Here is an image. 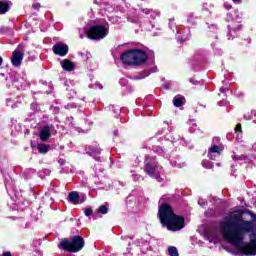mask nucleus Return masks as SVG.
I'll return each mask as SVG.
<instances>
[{
	"label": "nucleus",
	"mask_w": 256,
	"mask_h": 256,
	"mask_svg": "<svg viewBox=\"0 0 256 256\" xmlns=\"http://www.w3.org/2000/svg\"><path fill=\"white\" fill-rule=\"evenodd\" d=\"M158 216L162 227L168 231H181L185 227V218L178 216L168 204L160 206Z\"/></svg>",
	"instance_id": "f257e3e1"
},
{
	"label": "nucleus",
	"mask_w": 256,
	"mask_h": 256,
	"mask_svg": "<svg viewBox=\"0 0 256 256\" xmlns=\"http://www.w3.org/2000/svg\"><path fill=\"white\" fill-rule=\"evenodd\" d=\"M149 57L150 59H155V52L150 50L147 55L143 50L132 49L124 52L120 56V61H122L124 65H144Z\"/></svg>",
	"instance_id": "f03ea898"
},
{
	"label": "nucleus",
	"mask_w": 256,
	"mask_h": 256,
	"mask_svg": "<svg viewBox=\"0 0 256 256\" xmlns=\"http://www.w3.org/2000/svg\"><path fill=\"white\" fill-rule=\"evenodd\" d=\"M58 247L69 253H77L85 247V240L81 236H73L70 239L61 240Z\"/></svg>",
	"instance_id": "7ed1b4c3"
},
{
	"label": "nucleus",
	"mask_w": 256,
	"mask_h": 256,
	"mask_svg": "<svg viewBox=\"0 0 256 256\" xmlns=\"http://www.w3.org/2000/svg\"><path fill=\"white\" fill-rule=\"evenodd\" d=\"M145 171L149 175V177H152V179H156L159 183L163 181V178H161L160 173L163 170L157 163V159L155 157L146 156L145 159Z\"/></svg>",
	"instance_id": "20e7f679"
},
{
	"label": "nucleus",
	"mask_w": 256,
	"mask_h": 256,
	"mask_svg": "<svg viewBox=\"0 0 256 256\" xmlns=\"http://www.w3.org/2000/svg\"><path fill=\"white\" fill-rule=\"evenodd\" d=\"M109 35V23L91 26L86 34L88 39L99 41Z\"/></svg>",
	"instance_id": "39448f33"
},
{
	"label": "nucleus",
	"mask_w": 256,
	"mask_h": 256,
	"mask_svg": "<svg viewBox=\"0 0 256 256\" xmlns=\"http://www.w3.org/2000/svg\"><path fill=\"white\" fill-rule=\"evenodd\" d=\"M7 87H15V89L21 90L27 87V81L19 76L18 73H12L9 78H6Z\"/></svg>",
	"instance_id": "423d86ee"
},
{
	"label": "nucleus",
	"mask_w": 256,
	"mask_h": 256,
	"mask_svg": "<svg viewBox=\"0 0 256 256\" xmlns=\"http://www.w3.org/2000/svg\"><path fill=\"white\" fill-rule=\"evenodd\" d=\"M57 133V130H55V126L53 124L44 126L39 134L40 140L43 142L49 141L51 138V135H55Z\"/></svg>",
	"instance_id": "0eeeda50"
},
{
	"label": "nucleus",
	"mask_w": 256,
	"mask_h": 256,
	"mask_svg": "<svg viewBox=\"0 0 256 256\" xmlns=\"http://www.w3.org/2000/svg\"><path fill=\"white\" fill-rule=\"evenodd\" d=\"M68 201L69 203H73V205H79L87 201V196L85 194L79 195V192L72 191L68 194Z\"/></svg>",
	"instance_id": "6e6552de"
},
{
	"label": "nucleus",
	"mask_w": 256,
	"mask_h": 256,
	"mask_svg": "<svg viewBox=\"0 0 256 256\" xmlns=\"http://www.w3.org/2000/svg\"><path fill=\"white\" fill-rule=\"evenodd\" d=\"M53 53L55 55H59L60 57H65V55H67V53H69V46H67V44L64 43H56L53 46Z\"/></svg>",
	"instance_id": "1a4fd4ad"
},
{
	"label": "nucleus",
	"mask_w": 256,
	"mask_h": 256,
	"mask_svg": "<svg viewBox=\"0 0 256 256\" xmlns=\"http://www.w3.org/2000/svg\"><path fill=\"white\" fill-rule=\"evenodd\" d=\"M24 54L19 49H16L12 53L11 63L13 67H21V63H23Z\"/></svg>",
	"instance_id": "9d476101"
},
{
	"label": "nucleus",
	"mask_w": 256,
	"mask_h": 256,
	"mask_svg": "<svg viewBox=\"0 0 256 256\" xmlns=\"http://www.w3.org/2000/svg\"><path fill=\"white\" fill-rule=\"evenodd\" d=\"M221 155V147L217 145H213L212 147L209 148L208 150V157L212 160L215 161L216 157H219Z\"/></svg>",
	"instance_id": "9b49d317"
},
{
	"label": "nucleus",
	"mask_w": 256,
	"mask_h": 256,
	"mask_svg": "<svg viewBox=\"0 0 256 256\" xmlns=\"http://www.w3.org/2000/svg\"><path fill=\"white\" fill-rule=\"evenodd\" d=\"M142 13L145 15H150L151 19H157V17H161V12L159 10H153L149 8H141Z\"/></svg>",
	"instance_id": "f8f14e48"
},
{
	"label": "nucleus",
	"mask_w": 256,
	"mask_h": 256,
	"mask_svg": "<svg viewBox=\"0 0 256 256\" xmlns=\"http://www.w3.org/2000/svg\"><path fill=\"white\" fill-rule=\"evenodd\" d=\"M85 151L88 155H91L92 157H97V155H101V148H99V146H88L86 147Z\"/></svg>",
	"instance_id": "ddd939ff"
},
{
	"label": "nucleus",
	"mask_w": 256,
	"mask_h": 256,
	"mask_svg": "<svg viewBox=\"0 0 256 256\" xmlns=\"http://www.w3.org/2000/svg\"><path fill=\"white\" fill-rule=\"evenodd\" d=\"M151 73H157V66H154L149 70H144L143 72H141L139 76L134 77V79L136 80L145 79V77H149Z\"/></svg>",
	"instance_id": "4468645a"
},
{
	"label": "nucleus",
	"mask_w": 256,
	"mask_h": 256,
	"mask_svg": "<svg viewBox=\"0 0 256 256\" xmlns=\"http://www.w3.org/2000/svg\"><path fill=\"white\" fill-rule=\"evenodd\" d=\"M61 67L64 71H73L75 69V64L69 59H65L61 62Z\"/></svg>",
	"instance_id": "2eb2a0df"
},
{
	"label": "nucleus",
	"mask_w": 256,
	"mask_h": 256,
	"mask_svg": "<svg viewBox=\"0 0 256 256\" xmlns=\"http://www.w3.org/2000/svg\"><path fill=\"white\" fill-rule=\"evenodd\" d=\"M229 33L227 35L228 39H231V35H235L237 31L241 30V24H229L228 25Z\"/></svg>",
	"instance_id": "dca6fc26"
},
{
	"label": "nucleus",
	"mask_w": 256,
	"mask_h": 256,
	"mask_svg": "<svg viewBox=\"0 0 256 256\" xmlns=\"http://www.w3.org/2000/svg\"><path fill=\"white\" fill-rule=\"evenodd\" d=\"M198 21H199V17H197L194 13H189L187 15V23H188V25H190L192 27H196Z\"/></svg>",
	"instance_id": "f3484780"
},
{
	"label": "nucleus",
	"mask_w": 256,
	"mask_h": 256,
	"mask_svg": "<svg viewBox=\"0 0 256 256\" xmlns=\"http://www.w3.org/2000/svg\"><path fill=\"white\" fill-rule=\"evenodd\" d=\"M11 9V6L9 5V1L7 0H1L0 1V15H5Z\"/></svg>",
	"instance_id": "a211bd4d"
},
{
	"label": "nucleus",
	"mask_w": 256,
	"mask_h": 256,
	"mask_svg": "<svg viewBox=\"0 0 256 256\" xmlns=\"http://www.w3.org/2000/svg\"><path fill=\"white\" fill-rule=\"evenodd\" d=\"M183 99H185L181 95H177L173 98V105L174 107H182L183 106Z\"/></svg>",
	"instance_id": "6ab92c4d"
},
{
	"label": "nucleus",
	"mask_w": 256,
	"mask_h": 256,
	"mask_svg": "<svg viewBox=\"0 0 256 256\" xmlns=\"http://www.w3.org/2000/svg\"><path fill=\"white\" fill-rule=\"evenodd\" d=\"M39 153H48L49 152V149H51V146L47 145V144H38V147H37Z\"/></svg>",
	"instance_id": "aec40b11"
},
{
	"label": "nucleus",
	"mask_w": 256,
	"mask_h": 256,
	"mask_svg": "<svg viewBox=\"0 0 256 256\" xmlns=\"http://www.w3.org/2000/svg\"><path fill=\"white\" fill-rule=\"evenodd\" d=\"M0 35H13V29L7 26H2L0 28Z\"/></svg>",
	"instance_id": "412c9836"
},
{
	"label": "nucleus",
	"mask_w": 256,
	"mask_h": 256,
	"mask_svg": "<svg viewBox=\"0 0 256 256\" xmlns=\"http://www.w3.org/2000/svg\"><path fill=\"white\" fill-rule=\"evenodd\" d=\"M169 28L172 29L173 32L176 31V33H178V34L181 33V32L179 31V28H178L177 25L175 24V19H170V20H169Z\"/></svg>",
	"instance_id": "4be33fe9"
},
{
	"label": "nucleus",
	"mask_w": 256,
	"mask_h": 256,
	"mask_svg": "<svg viewBox=\"0 0 256 256\" xmlns=\"http://www.w3.org/2000/svg\"><path fill=\"white\" fill-rule=\"evenodd\" d=\"M190 37H191V34L188 32L186 34H182L181 36H178V41L180 43H185V41H189Z\"/></svg>",
	"instance_id": "5701e85b"
},
{
	"label": "nucleus",
	"mask_w": 256,
	"mask_h": 256,
	"mask_svg": "<svg viewBox=\"0 0 256 256\" xmlns=\"http://www.w3.org/2000/svg\"><path fill=\"white\" fill-rule=\"evenodd\" d=\"M168 253L170 256H179V251L177 250V247H175V246L168 247Z\"/></svg>",
	"instance_id": "b1692460"
},
{
	"label": "nucleus",
	"mask_w": 256,
	"mask_h": 256,
	"mask_svg": "<svg viewBox=\"0 0 256 256\" xmlns=\"http://www.w3.org/2000/svg\"><path fill=\"white\" fill-rule=\"evenodd\" d=\"M98 213H101L102 215H107L109 213V207L106 205H101L98 209Z\"/></svg>",
	"instance_id": "393cba45"
},
{
	"label": "nucleus",
	"mask_w": 256,
	"mask_h": 256,
	"mask_svg": "<svg viewBox=\"0 0 256 256\" xmlns=\"http://www.w3.org/2000/svg\"><path fill=\"white\" fill-rule=\"evenodd\" d=\"M202 166L205 168V169H213V163L209 160H203L202 161Z\"/></svg>",
	"instance_id": "a878e982"
},
{
	"label": "nucleus",
	"mask_w": 256,
	"mask_h": 256,
	"mask_svg": "<svg viewBox=\"0 0 256 256\" xmlns=\"http://www.w3.org/2000/svg\"><path fill=\"white\" fill-rule=\"evenodd\" d=\"M155 153H158V155H163L165 153V150L161 146H156L154 148Z\"/></svg>",
	"instance_id": "bb28decb"
},
{
	"label": "nucleus",
	"mask_w": 256,
	"mask_h": 256,
	"mask_svg": "<svg viewBox=\"0 0 256 256\" xmlns=\"http://www.w3.org/2000/svg\"><path fill=\"white\" fill-rule=\"evenodd\" d=\"M30 109H31L32 111H38V110H39V105H38L37 103H32V104L30 105Z\"/></svg>",
	"instance_id": "cd10ccee"
},
{
	"label": "nucleus",
	"mask_w": 256,
	"mask_h": 256,
	"mask_svg": "<svg viewBox=\"0 0 256 256\" xmlns=\"http://www.w3.org/2000/svg\"><path fill=\"white\" fill-rule=\"evenodd\" d=\"M244 119L251 121V119H253V114H251V112L244 114Z\"/></svg>",
	"instance_id": "c85d7f7f"
},
{
	"label": "nucleus",
	"mask_w": 256,
	"mask_h": 256,
	"mask_svg": "<svg viewBox=\"0 0 256 256\" xmlns=\"http://www.w3.org/2000/svg\"><path fill=\"white\" fill-rule=\"evenodd\" d=\"M198 205H200V207H207V202L204 199H199L198 200Z\"/></svg>",
	"instance_id": "c756f323"
},
{
	"label": "nucleus",
	"mask_w": 256,
	"mask_h": 256,
	"mask_svg": "<svg viewBox=\"0 0 256 256\" xmlns=\"http://www.w3.org/2000/svg\"><path fill=\"white\" fill-rule=\"evenodd\" d=\"M84 213L86 217H91V215H93V210H91L90 208H87Z\"/></svg>",
	"instance_id": "7c9ffc66"
},
{
	"label": "nucleus",
	"mask_w": 256,
	"mask_h": 256,
	"mask_svg": "<svg viewBox=\"0 0 256 256\" xmlns=\"http://www.w3.org/2000/svg\"><path fill=\"white\" fill-rule=\"evenodd\" d=\"M127 83V79L126 78H121L119 80V84L122 85V87H124V85Z\"/></svg>",
	"instance_id": "2f4dec72"
},
{
	"label": "nucleus",
	"mask_w": 256,
	"mask_h": 256,
	"mask_svg": "<svg viewBox=\"0 0 256 256\" xmlns=\"http://www.w3.org/2000/svg\"><path fill=\"white\" fill-rule=\"evenodd\" d=\"M208 241L209 243H217V238L209 236Z\"/></svg>",
	"instance_id": "473e14b6"
},
{
	"label": "nucleus",
	"mask_w": 256,
	"mask_h": 256,
	"mask_svg": "<svg viewBox=\"0 0 256 256\" xmlns=\"http://www.w3.org/2000/svg\"><path fill=\"white\" fill-rule=\"evenodd\" d=\"M189 81H190V83H191L192 85H199V81H197V80H195V79H193V78H190Z\"/></svg>",
	"instance_id": "72a5a7b5"
},
{
	"label": "nucleus",
	"mask_w": 256,
	"mask_h": 256,
	"mask_svg": "<svg viewBox=\"0 0 256 256\" xmlns=\"http://www.w3.org/2000/svg\"><path fill=\"white\" fill-rule=\"evenodd\" d=\"M235 133H241V124H237L235 127Z\"/></svg>",
	"instance_id": "f704fd0d"
},
{
	"label": "nucleus",
	"mask_w": 256,
	"mask_h": 256,
	"mask_svg": "<svg viewBox=\"0 0 256 256\" xmlns=\"http://www.w3.org/2000/svg\"><path fill=\"white\" fill-rule=\"evenodd\" d=\"M132 177L134 181H139V179H141V176L139 174H133Z\"/></svg>",
	"instance_id": "c9c22d12"
},
{
	"label": "nucleus",
	"mask_w": 256,
	"mask_h": 256,
	"mask_svg": "<svg viewBox=\"0 0 256 256\" xmlns=\"http://www.w3.org/2000/svg\"><path fill=\"white\" fill-rule=\"evenodd\" d=\"M33 9H41V4L40 3H34L32 5Z\"/></svg>",
	"instance_id": "e433bc0d"
},
{
	"label": "nucleus",
	"mask_w": 256,
	"mask_h": 256,
	"mask_svg": "<svg viewBox=\"0 0 256 256\" xmlns=\"http://www.w3.org/2000/svg\"><path fill=\"white\" fill-rule=\"evenodd\" d=\"M227 21H235V18H233V14H227Z\"/></svg>",
	"instance_id": "4c0bfd02"
},
{
	"label": "nucleus",
	"mask_w": 256,
	"mask_h": 256,
	"mask_svg": "<svg viewBox=\"0 0 256 256\" xmlns=\"http://www.w3.org/2000/svg\"><path fill=\"white\" fill-rule=\"evenodd\" d=\"M224 6H225V9H227V11H229L230 9H232L231 4H229V3H227V2L224 4Z\"/></svg>",
	"instance_id": "58836bf2"
},
{
	"label": "nucleus",
	"mask_w": 256,
	"mask_h": 256,
	"mask_svg": "<svg viewBox=\"0 0 256 256\" xmlns=\"http://www.w3.org/2000/svg\"><path fill=\"white\" fill-rule=\"evenodd\" d=\"M249 215L252 217L254 221H256V214H254L253 212H249Z\"/></svg>",
	"instance_id": "ea45409f"
},
{
	"label": "nucleus",
	"mask_w": 256,
	"mask_h": 256,
	"mask_svg": "<svg viewBox=\"0 0 256 256\" xmlns=\"http://www.w3.org/2000/svg\"><path fill=\"white\" fill-rule=\"evenodd\" d=\"M70 93H72V97H75V95H77V92L75 90H71Z\"/></svg>",
	"instance_id": "a19ab883"
},
{
	"label": "nucleus",
	"mask_w": 256,
	"mask_h": 256,
	"mask_svg": "<svg viewBox=\"0 0 256 256\" xmlns=\"http://www.w3.org/2000/svg\"><path fill=\"white\" fill-rule=\"evenodd\" d=\"M95 85H96V87H98L99 89H103V86H101V84H99V82H97Z\"/></svg>",
	"instance_id": "79ce46f5"
},
{
	"label": "nucleus",
	"mask_w": 256,
	"mask_h": 256,
	"mask_svg": "<svg viewBox=\"0 0 256 256\" xmlns=\"http://www.w3.org/2000/svg\"><path fill=\"white\" fill-rule=\"evenodd\" d=\"M225 91H227V89L225 87L220 88V92L225 93Z\"/></svg>",
	"instance_id": "37998d69"
},
{
	"label": "nucleus",
	"mask_w": 256,
	"mask_h": 256,
	"mask_svg": "<svg viewBox=\"0 0 256 256\" xmlns=\"http://www.w3.org/2000/svg\"><path fill=\"white\" fill-rule=\"evenodd\" d=\"M3 256H12V255H11V252H4Z\"/></svg>",
	"instance_id": "c03bdc74"
},
{
	"label": "nucleus",
	"mask_w": 256,
	"mask_h": 256,
	"mask_svg": "<svg viewBox=\"0 0 256 256\" xmlns=\"http://www.w3.org/2000/svg\"><path fill=\"white\" fill-rule=\"evenodd\" d=\"M240 20H241V18H239V15H236L235 21H237V23H239Z\"/></svg>",
	"instance_id": "a18cd8bd"
},
{
	"label": "nucleus",
	"mask_w": 256,
	"mask_h": 256,
	"mask_svg": "<svg viewBox=\"0 0 256 256\" xmlns=\"http://www.w3.org/2000/svg\"><path fill=\"white\" fill-rule=\"evenodd\" d=\"M252 117H256V110L251 112Z\"/></svg>",
	"instance_id": "49530a36"
},
{
	"label": "nucleus",
	"mask_w": 256,
	"mask_h": 256,
	"mask_svg": "<svg viewBox=\"0 0 256 256\" xmlns=\"http://www.w3.org/2000/svg\"><path fill=\"white\" fill-rule=\"evenodd\" d=\"M0 65H3V58L0 56Z\"/></svg>",
	"instance_id": "de8ad7c7"
},
{
	"label": "nucleus",
	"mask_w": 256,
	"mask_h": 256,
	"mask_svg": "<svg viewBox=\"0 0 256 256\" xmlns=\"http://www.w3.org/2000/svg\"><path fill=\"white\" fill-rule=\"evenodd\" d=\"M114 135H119V130H115Z\"/></svg>",
	"instance_id": "09e8293b"
},
{
	"label": "nucleus",
	"mask_w": 256,
	"mask_h": 256,
	"mask_svg": "<svg viewBox=\"0 0 256 256\" xmlns=\"http://www.w3.org/2000/svg\"><path fill=\"white\" fill-rule=\"evenodd\" d=\"M234 3H241V0H233Z\"/></svg>",
	"instance_id": "8fccbe9b"
},
{
	"label": "nucleus",
	"mask_w": 256,
	"mask_h": 256,
	"mask_svg": "<svg viewBox=\"0 0 256 256\" xmlns=\"http://www.w3.org/2000/svg\"><path fill=\"white\" fill-rule=\"evenodd\" d=\"M219 105H220V106H223V105H225V103H223V101H220V102H219Z\"/></svg>",
	"instance_id": "3c124183"
},
{
	"label": "nucleus",
	"mask_w": 256,
	"mask_h": 256,
	"mask_svg": "<svg viewBox=\"0 0 256 256\" xmlns=\"http://www.w3.org/2000/svg\"><path fill=\"white\" fill-rule=\"evenodd\" d=\"M83 37H85V35L80 33V38L83 39Z\"/></svg>",
	"instance_id": "603ef678"
},
{
	"label": "nucleus",
	"mask_w": 256,
	"mask_h": 256,
	"mask_svg": "<svg viewBox=\"0 0 256 256\" xmlns=\"http://www.w3.org/2000/svg\"><path fill=\"white\" fill-rule=\"evenodd\" d=\"M96 161H101V158L100 157H96Z\"/></svg>",
	"instance_id": "864d4df0"
},
{
	"label": "nucleus",
	"mask_w": 256,
	"mask_h": 256,
	"mask_svg": "<svg viewBox=\"0 0 256 256\" xmlns=\"http://www.w3.org/2000/svg\"><path fill=\"white\" fill-rule=\"evenodd\" d=\"M46 173H47V175H49V173H51V171H49V170H46Z\"/></svg>",
	"instance_id": "5fc2aeb1"
}]
</instances>
